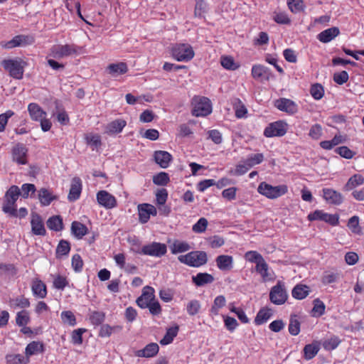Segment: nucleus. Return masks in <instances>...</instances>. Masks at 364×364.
Wrapping results in <instances>:
<instances>
[{"label":"nucleus","mask_w":364,"mask_h":364,"mask_svg":"<svg viewBox=\"0 0 364 364\" xmlns=\"http://www.w3.org/2000/svg\"><path fill=\"white\" fill-rule=\"evenodd\" d=\"M31 225L33 234L41 236H44L46 235V230L45 229L44 224L41 217L38 213H31Z\"/></svg>","instance_id":"obj_18"},{"label":"nucleus","mask_w":364,"mask_h":364,"mask_svg":"<svg viewBox=\"0 0 364 364\" xmlns=\"http://www.w3.org/2000/svg\"><path fill=\"white\" fill-rule=\"evenodd\" d=\"M168 198V192L166 189L161 188L157 191L156 193V200L158 205H164Z\"/></svg>","instance_id":"obj_64"},{"label":"nucleus","mask_w":364,"mask_h":364,"mask_svg":"<svg viewBox=\"0 0 364 364\" xmlns=\"http://www.w3.org/2000/svg\"><path fill=\"white\" fill-rule=\"evenodd\" d=\"M98 203L107 209H112L117 206V202L115 197L107 191H100L97 193Z\"/></svg>","instance_id":"obj_14"},{"label":"nucleus","mask_w":364,"mask_h":364,"mask_svg":"<svg viewBox=\"0 0 364 364\" xmlns=\"http://www.w3.org/2000/svg\"><path fill=\"white\" fill-rule=\"evenodd\" d=\"M364 183V178L360 174H355L350 177L347 183L344 186L345 191H351L358 186L362 185Z\"/></svg>","instance_id":"obj_37"},{"label":"nucleus","mask_w":364,"mask_h":364,"mask_svg":"<svg viewBox=\"0 0 364 364\" xmlns=\"http://www.w3.org/2000/svg\"><path fill=\"white\" fill-rule=\"evenodd\" d=\"M178 259L190 267H199L207 263L208 256L204 251H192L186 255L178 256Z\"/></svg>","instance_id":"obj_3"},{"label":"nucleus","mask_w":364,"mask_h":364,"mask_svg":"<svg viewBox=\"0 0 364 364\" xmlns=\"http://www.w3.org/2000/svg\"><path fill=\"white\" fill-rule=\"evenodd\" d=\"M232 105L235 112L236 117L242 118L246 117L247 109L240 99H235L232 102Z\"/></svg>","instance_id":"obj_41"},{"label":"nucleus","mask_w":364,"mask_h":364,"mask_svg":"<svg viewBox=\"0 0 364 364\" xmlns=\"http://www.w3.org/2000/svg\"><path fill=\"white\" fill-rule=\"evenodd\" d=\"M76 53L75 46L73 45H58L51 48V54L55 58H62Z\"/></svg>","instance_id":"obj_15"},{"label":"nucleus","mask_w":364,"mask_h":364,"mask_svg":"<svg viewBox=\"0 0 364 364\" xmlns=\"http://www.w3.org/2000/svg\"><path fill=\"white\" fill-rule=\"evenodd\" d=\"M179 330L178 326L168 328L164 338L160 341L161 345L170 344L173 338L177 336Z\"/></svg>","instance_id":"obj_38"},{"label":"nucleus","mask_w":364,"mask_h":364,"mask_svg":"<svg viewBox=\"0 0 364 364\" xmlns=\"http://www.w3.org/2000/svg\"><path fill=\"white\" fill-rule=\"evenodd\" d=\"M167 248L165 244L152 242L142 247L141 253L146 255L160 257L166 253Z\"/></svg>","instance_id":"obj_11"},{"label":"nucleus","mask_w":364,"mask_h":364,"mask_svg":"<svg viewBox=\"0 0 364 364\" xmlns=\"http://www.w3.org/2000/svg\"><path fill=\"white\" fill-rule=\"evenodd\" d=\"M70 250V246L69 242L65 240H60L56 248L57 257L67 255Z\"/></svg>","instance_id":"obj_51"},{"label":"nucleus","mask_w":364,"mask_h":364,"mask_svg":"<svg viewBox=\"0 0 364 364\" xmlns=\"http://www.w3.org/2000/svg\"><path fill=\"white\" fill-rule=\"evenodd\" d=\"M310 287L305 284H298L291 291L292 296L298 300L305 299L310 293Z\"/></svg>","instance_id":"obj_26"},{"label":"nucleus","mask_w":364,"mask_h":364,"mask_svg":"<svg viewBox=\"0 0 364 364\" xmlns=\"http://www.w3.org/2000/svg\"><path fill=\"white\" fill-rule=\"evenodd\" d=\"M289 9L293 13H298L303 10L304 3L302 0H287Z\"/></svg>","instance_id":"obj_56"},{"label":"nucleus","mask_w":364,"mask_h":364,"mask_svg":"<svg viewBox=\"0 0 364 364\" xmlns=\"http://www.w3.org/2000/svg\"><path fill=\"white\" fill-rule=\"evenodd\" d=\"M38 196L41 204L43 206L50 205L53 200L56 199V197L52 192L45 188H42L38 191Z\"/></svg>","instance_id":"obj_30"},{"label":"nucleus","mask_w":364,"mask_h":364,"mask_svg":"<svg viewBox=\"0 0 364 364\" xmlns=\"http://www.w3.org/2000/svg\"><path fill=\"white\" fill-rule=\"evenodd\" d=\"M264 160V156L262 154H255L250 156L247 159L249 167L252 168L255 165L259 164Z\"/></svg>","instance_id":"obj_59"},{"label":"nucleus","mask_w":364,"mask_h":364,"mask_svg":"<svg viewBox=\"0 0 364 364\" xmlns=\"http://www.w3.org/2000/svg\"><path fill=\"white\" fill-rule=\"evenodd\" d=\"M187 312L190 316L196 315L200 309V304L198 300L190 301L186 306Z\"/></svg>","instance_id":"obj_52"},{"label":"nucleus","mask_w":364,"mask_h":364,"mask_svg":"<svg viewBox=\"0 0 364 364\" xmlns=\"http://www.w3.org/2000/svg\"><path fill=\"white\" fill-rule=\"evenodd\" d=\"M341 341L336 336L330 338L323 343V347L327 350L335 349L340 343Z\"/></svg>","instance_id":"obj_57"},{"label":"nucleus","mask_w":364,"mask_h":364,"mask_svg":"<svg viewBox=\"0 0 364 364\" xmlns=\"http://www.w3.org/2000/svg\"><path fill=\"white\" fill-rule=\"evenodd\" d=\"M220 64L226 70H235L239 68L234 58L230 55H223L220 58Z\"/></svg>","instance_id":"obj_39"},{"label":"nucleus","mask_w":364,"mask_h":364,"mask_svg":"<svg viewBox=\"0 0 364 364\" xmlns=\"http://www.w3.org/2000/svg\"><path fill=\"white\" fill-rule=\"evenodd\" d=\"M308 219L310 221L321 220L325 221L331 225H336L338 223V216L336 215H331L324 213L322 210H316L308 215Z\"/></svg>","instance_id":"obj_12"},{"label":"nucleus","mask_w":364,"mask_h":364,"mask_svg":"<svg viewBox=\"0 0 364 364\" xmlns=\"http://www.w3.org/2000/svg\"><path fill=\"white\" fill-rule=\"evenodd\" d=\"M87 144L90 145L92 149H97L102 144L101 137L98 134H87L85 136Z\"/></svg>","instance_id":"obj_45"},{"label":"nucleus","mask_w":364,"mask_h":364,"mask_svg":"<svg viewBox=\"0 0 364 364\" xmlns=\"http://www.w3.org/2000/svg\"><path fill=\"white\" fill-rule=\"evenodd\" d=\"M34 43V38L31 36L18 35L9 41H1L0 46L6 49H11L18 46H26Z\"/></svg>","instance_id":"obj_8"},{"label":"nucleus","mask_w":364,"mask_h":364,"mask_svg":"<svg viewBox=\"0 0 364 364\" xmlns=\"http://www.w3.org/2000/svg\"><path fill=\"white\" fill-rule=\"evenodd\" d=\"M44 351V346L41 342L39 341H32L28 343L26 348V355L27 358L36 355L38 353H41Z\"/></svg>","instance_id":"obj_31"},{"label":"nucleus","mask_w":364,"mask_h":364,"mask_svg":"<svg viewBox=\"0 0 364 364\" xmlns=\"http://www.w3.org/2000/svg\"><path fill=\"white\" fill-rule=\"evenodd\" d=\"M257 191L269 199H276L286 194L288 187L285 184L273 186L264 181L259 184Z\"/></svg>","instance_id":"obj_2"},{"label":"nucleus","mask_w":364,"mask_h":364,"mask_svg":"<svg viewBox=\"0 0 364 364\" xmlns=\"http://www.w3.org/2000/svg\"><path fill=\"white\" fill-rule=\"evenodd\" d=\"M300 321L296 315H291L289 324V332L292 336H297L300 332Z\"/></svg>","instance_id":"obj_43"},{"label":"nucleus","mask_w":364,"mask_h":364,"mask_svg":"<svg viewBox=\"0 0 364 364\" xmlns=\"http://www.w3.org/2000/svg\"><path fill=\"white\" fill-rule=\"evenodd\" d=\"M192 114L196 117H205L212 112L210 100L205 97H195L193 99Z\"/></svg>","instance_id":"obj_4"},{"label":"nucleus","mask_w":364,"mask_h":364,"mask_svg":"<svg viewBox=\"0 0 364 364\" xmlns=\"http://www.w3.org/2000/svg\"><path fill=\"white\" fill-rule=\"evenodd\" d=\"M272 310L268 307H263L259 309L255 318V323L257 326L262 325L268 321L272 316Z\"/></svg>","instance_id":"obj_25"},{"label":"nucleus","mask_w":364,"mask_h":364,"mask_svg":"<svg viewBox=\"0 0 364 364\" xmlns=\"http://www.w3.org/2000/svg\"><path fill=\"white\" fill-rule=\"evenodd\" d=\"M172 56L177 61H189L194 57V51L189 44H176L173 46Z\"/></svg>","instance_id":"obj_6"},{"label":"nucleus","mask_w":364,"mask_h":364,"mask_svg":"<svg viewBox=\"0 0 364 364\" xmlns=\"http://www.w3.org/2000/svg\"><path fill=\"white\" fill-rule=\"evenodd\" d=\"M208 222L206 218H200L198 222L193 225L192 230L194 232L202 233L205 231Z\"/></svg>","instance_id":"obj_55"},{"label":"nucleus","mask_w":364,"mask_h":364,"mask_svg":"<svg viewBox=\"0 0 364 364\" xmlns=\"http://www.w3.org/2000/svg\"><path fill=\"white\" fill-rule=\"evenodd\" d=\"M21 195L23 198H27L29 196V194H34L36 191V186L32 183H24L21 186Z\"/></svg>","instance_id":"obj_61"},{"label":"nucleus","mask_w":364,"mask_h":364,"mask_svg":"<svg viewBox=\"0 0 364 364\" xmlns=\"http://www.w3.org/2000/svg\"><path fill=\"white\" fill-rule=\"evenodd\" d=\"M61 319L65 324L74 326L76 324V318L74 314L70 311H65L61 313Z\"/></svg>","instance_id":"obj_49"},{"label":"nucleus","mask_w":364,"mask_h":364,"mask_svg":"<svg viewBox=\"0 0 364 364\" xmlns=\"http://www.w3.org/2000/svg\"><path fill=\"white\" fill-rule=\"evenodd\" d=\"M148 203H143L138 205L139 220L141 223H147L150 218Z\"/></svg>","instance_id":"obj_44"},{"label":"nucleus","mask_w":364,"mask_h":364,"mask_svg":"<svg viewBox=\"0 0 364 364\" xmlns=\"http://www.w3.org/2000/svg\"><path fill=\"white\" fill-rule=\"evenodd\" d=\"M28 149L21 143L15 144L11 149L12 161L18 165L28 164Z\"/></svg>","instance_id":"obj_9"},{"label":"nucleus","mask_w":364,"mask_h":364,"mask_svg":"<svg viewBox=\"0 0 364 364\" xmlns=\"http://www.w3.org/2000/svg\"><path fill=\"white\" fill-rule=\"evenodd\" d=\"M16 274V269L11 264H0V274L14 275Z\"/></svg>","instance_id":"obj_58"},{"label":"nucleus","mask_w":364,"mask_h":364,"mask_svg":"<svg viewBox=\"0 0 364 364\" xmlns=\"http://www.w3.org/2000/svg\"><path fill=\"white\" fill-rule=\"evenodd\" d=\"M11 306L14 308H28L30 306V301L28 299L26 298L23 296H18L14 299H11L10 301Z\"/></svg>","instance_id":"obj_46"},{"label":"nucleus","mask_w":364,"mask_h":364,"mask_svg":"<svg viewBox=\"0 0 364 364\" xmlns=\"http://www.w3.org/2000/svg\"><path fill=\"white\" fill-rule=\"evenodd\" d=\"M226 304V299L224 296L220 295L215 297L213 304L210 309L211 314L218 315L219 310L223 307Z\"/></svg>","instance_id":"obj_47"},{"label":"nucleus","mask_w":364,"mask_h":364,"mask_svg":"<svg viewBox=\"0 0 364 364\" xmlns=\"http://www.w3.org/2000/svg\"><path fill=\"white\" fill-rule=\"evenodd\" d=\"M159 346L156 343H150L144 349L136 351V355L139 357L150 358L157 354Z\"/></svg>","instance_id":"obj_32"},{"label":"nucleus","mask_w":364,"mask_h":364,"mask_svg":"<svg viewBox=\"0 0 364 364\" xmlns=\"http://www.w3.org/2000/svg\"><path fill=\"white\" fill-rule=\"evenodd\" d=\"M274 106L280 111L289 114H294L298 112V105L293 100L287 98H279L274 101Z\"/></svg>","instance_id":"obj_13"},{"label":"nucleus","mask_w":364,"mask_h":364,"mask_svg":"<svg viewBox=\"0 0 364 364\" xmlns=\"http://www.w3.org/2000/svg\"><path fill=\"white\" fill-rule=\"evenodd\" d=\"M322 191L323 197L328 203L338 205L343 203V197L341 193L331 188H323Z\"/></svg>","instance_id":"obj_17"},{"label":"nucleus","mask_w":364,"mask_h":364,"mask_svg":"<svg viewBox=\"0 0 364 364\" xmlns=\"http://www.w3.org/2000/svg\"><path fill=\"white\" fill-rule=\"evenodd\" d=\"M107 70L109 74L117 76L126 73L128 71V68L125 63L121 62L109 65Z\"/></svg>","instance_id":"obj_33"},{"label":"nucleus","mask_w":364,"mask_h":364,"mask_svg":"<svg viewBox=\"0 0 364 364\" xmlns=\"http://www.w3.org/2000/svg\"><path fill=\"white\" fill-rule=\"evenodd\" d=\"M245 257L247 260L250 262L256 263V264L264 259L262 255L257 251H248L245 253Z\"/></svg>","instance_id":"obj_60"},{"label":"nucleus","mask_w":364,"mask_h":364,"mask_svg":"<svg viewBox=\"0 0 364 364\" xmlns=\"http://www.w3.org/2000/svg\"><path fill=\"white\" fill-rule=\"evenodd\" d=\"M287 132V124L282 121L271 123L264 131L266 137L282 136Z\"/></svg>","instance_id":"obj_10"},{"label":"nucleus","mask_w":364,"mask_h":364,"mask_svg":"<svg viewBox=\"0 0 364 364\" xmlns=\"http://www.w3.org/2000/svg\"><path fill=\"white\" fill-rule=\"evenodd\" d=\"M71 232L77 238L80 239L87 234V228L82 223L74 221L71 225Z\"/></svg>","instance_id":"obj_36"},{"label":"nucleus","mask_w":364,"mask_h":364,"mask_svg":"<svg viewBox=\"0 0 364 364\" xmlns=\"http://www.w3.org/2000/svg\"><path fill=\"white\" fill-rule=\"evenodd\" d=\"M82 191V181L80 178L74 177L72 179L71 186L68 194V200L75 201L79 198Z\"/></svg>","instance_id":"obj_19"},{"label":"nucleus","mask_w":364,"mask_h":364,"mask_svg":"<svg viewBox=\"0 0 364 364\" xmlns=\"http://www.w3.org/2000/svg\"><path fill=\"white\" fill-rule=\"evenodd\" d=\"M31 291L35 296L40 299H44L47 295L46 285L38 278L32 280Z\"/></svg>","instance_id":"obj_20"},{"label":"nucleus","mask_w":364,"mask_h":364,"mask_svg":"<svg viewBox=\"0 0 364 364\" xmlns=\"http://www.w3.org/2000/svg\"><path fill=\"white\" fill-rule=\"evenodd\" d=\"M127 123L123 119H116L109 123L105 128V132L108 134L120 133Z\"/></svg>","instance_id":"obj_28"},{"label":"nucleus","mask_w":364,"mask_h":364,"mask_svg":"<svg viewBox=\"0 0 364 364\" xmlns=\"http://www.w3.org/2000/svg\"><path fill=\"white\" fill-rule=\"evenodd\" d=\"M47 226L49 229L54 231H60L63 229V219L60 216H52L46 222Z\"/></svg>","instance_id":"obj_40"},{"label":"nucleus","mask_w":364,"mask_h":364,"mask_svg":"<svg viewBox=\"0 0 364 364\" xmlns=\"http://www.w3.org/2000/svg\"><path fill=\"white\" fill-rule=\"evenodd\" d=\"M14 114V112L11 110H8L5 113L0 114V132L5 130L6 125L7 124L8 120Z\"/></svg>","instance_id":"obj_63"},{"label":"nucleus","mask_w":364,"mask_h":364,"mask_svg":"<svg viewBox=\"0 0 364 364\" xmlns=\"http://www.w3.org/2000/svg\"><path fill=\"white\" fill-rule=\"evenodd\" d=\"M252 75L255 79L269 80L271 73L267 67L262 65H255L252 68Z\"/></svg>","instance_id":"obj_23"},{"label":"nucleus","mask_w":364,"mask_h":364,"mask_svg":"<svg viewBox=\"0 0 364 364\" xmlns=\"http://www.w3.org/2000/svg\"><path fill=\"white\" fill-rule=\"evenodd\" d=\"M288 299L284 283L279 281L277 284L273 286L269 291V300L275 305L284 304Z\"/></svg>","instance_id":"obj_5"},{"label":"nucleus","mask_w":364,"mask_h":364,"mask_svg":"<svg viewBox=\"0 0 364 364\" xmlns=\"http://www.w3.org/2000/svg\"><path fill=\"white\" fill-rule=\"evenodd\" d=\"M310 92L315 100H320L323 97L324 89L321 84L316 83L311 86Z\"/></svg>","instance_id":"obj_50"},{"label":"nucleus","mask_w":364,"mask_h":364,"mask_svg":"<svg viewBox=\"0 0 364 364\" xmlns=\"http://www.w3.org/2000/svg\"><path fill=\"white\" fill-rule=\"evenodd\" d=\"M319 349L318 344L315 343L306 345L303 350L304 359L306 360L312 359L317 355Z\"/></svg>","instance_id":"obj_34"},{"label":"nucleus","mask_w":364,"mask_h":364,"mask_svg":"<svg viewBox=\"0 0 364 364\" xmlns=\"http://www.w3.org/2000/svg\"><path fill=\"white\" fill-rule=\"evenodd\" d=\"M213 281V276L206 272H200L192 277V282L198 287H202L208 284H211Z\"/></svg>","instance_id":"obj_27"},{"label":"nucleus","mask_w":364,"mask_h":364,"mask_svg":"<svg viewBox=\"0 0 364 364\" xmlns=\"http://www.w3.org/2000/svg\"><path fill=\"white\" fill-rule=\"evenodd\" d=\"M191 249L190 245L186 242L175 240L171 246V251L173 254L185 252Z\"/></svg>","instance_id":"obj_42"},{"label":"nucleus","mask_w":364,"mask_h":364,"mask_svg":"<svg viewBox=\"0 0 364 364\" xmlns=\"http://www.w3.org/2000/svg\"><path fill=\"white\" fill-rule=\"evenodd\" d=\"M28 112L31 119L36 122L47 116V113L37 103L34 102L30 103L28 105Z\"/></svg>","instance_id":"obj_22"},{"label":"nucleus","mask_w":364,"mask_h":364,"mask_svg":"<svg viewBox=\"0 0 364 364\" xmlns=\"http://www.w3.org/2000/svg\"><path fill=\"white\" fill-rule=\"evenodd\" d=\"M215 262L221 271H230L233 267V257L230 255H221L216 257Z\"/></svg>","instance_id":"obj_21"},{"label":"nucleus","mask_w":364,"mask_h":364,"mask_svg":"<svg viewBox=\"0 0 364 364\" xmlns=\"http://www.w3.org/2000/svg\"><path fill=\"white\" fill-rule=\"evenodd\" d=\"M25 64L21 60L9 59L2 61L4 68L9 73L12 77L18 80L23 77Z\"/></svg>","instance_id":"obj_7"},{"label":"nucleus","mask_w":364,"mask_h":364,"mask_svg":"<svg viewBox=\"0 0 364 364\" xmlns=\"http://www.w3.org/2000/svg\"><path fill=\"white\" fill-rule=\"evenodd\" d=\"M154 157L156 163L163 168H167L172 159L171 155L165 151H156Z\"/></svg>","instance_id":"obj_24"},{"label":"nucleus","mask_w":364,"mask_h":364,"mask_svg":"<svg viewBox=\"0 0 364 364\" xmlns=\"http://www.w3.org/2000/svg\"><path fill=\"white\" fill-rule=\"evenodd\" d=\"M255 270L261 275L264 281L271 279V274L269 272V266L265 262L264 259L256 264Z\"/></svg>","instance_id":"obj_35"},{"label":"nucleus","mask_w":364,"mask_h":364,"mask_svg":"<svg viewBox=\"0 0 364 364\" xmlns=\"http://www.w3.org/2000/svg\"><path fill=\"white\" fill-rule=\"evenodd\" d=\"M21 196V190L17 186H11L6 192L4 197L2 210L8 215H15L16 200Z\"/></svg>","instance_id":"obj_1"},{"label":"nucleus","mask_w":364,"mask_h":364,"mask_svg":"<svg viewBox=\"0 0 364 364\" xmlns=\"http://www.w3.org/2000/svg\"><path fill=\"white\" fill-rule=\"evenodd\" d=\"M30 321L29 314L26 311H21L17 313L16 322L19 326H26Z\"/></svg>","instance_id":"obj_54"},{"label":"nucleus","mask_w":364,"mask_h":364,"mask_svg":"<svg viewBox=\"0 0 364 364\" xmlns=\"http://www.w3.org/2000/svg\"><path fill=\"white\" fill-rule=\"evenodd\" d=\"M154 289L152 287L149 286L144 287L142 294L136 299L137 305L141 309L147 308L154 299Z\"/></svg>","instance_id":"obj_16"},{"label":"nucleus","mask_w":364,"mask_h":364,"mask_svg":"<svg viewBox=\"0 0 364 364\" xmlns=\"http://www.w3.org/2000/svg\"><path fill=\"white\" fill-rule=\"evenodd\" d=\"M168 181V174L165 172H161L153 177L154 183L158 186H165Z\"/></svg>","instance_id":"obj_53"},{"label":"nucleus","mask_w":364,"mask_h":364,"mask_svg":"<svg viewBox=\"0 0 364 364\" xmlns=\"http://www.w3.org/2000/svg\"><path fill=\"white\" fill-rule=\"evenodd\" d=\"M312 311L318 316L323 315L325 312V305L323 302L319 299H314Z\"/></svg>","instance_id":"obj_62"},{"label":"nucleus","mask_w":364,"mask_h":364,"mask_svg":"<svg viewBox=\"0 0 364 364\" xmlns=\"http://www.w3.org/2000/svg\"><path fill=\"white\" fill-rule=\"evenodd\" d=\"M337 27H332L324 30L318 35V39L322 43H328L339 34Z\"/></svg>","instance_id":"obj_29"},{"label":"nucleus","mask_w":364,"mask_h":364,"mask_svg":"<svg viewBox=\"0 0 364 364\" xmlns=\"http://www.w3.org/2000/svg\"><path fill=\"white\" fill-rule=\"evenodd\" d=\"M6 359L8 364H26L28 363V358L21 354L8 355Z\"/></svg>","instance_id":"obj_48"}]
</instances>
